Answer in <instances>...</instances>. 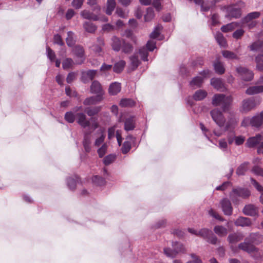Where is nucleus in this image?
I'll return each mask as SVG.
<instances>
[{
    "label": "nucleus",
    "instance_id": "nucleus-45",
    "mask_svg": "<svg viewBox=\"0 0 263 263\" xmlns=\"http://www.w3.org/2000/svg\"><path fill=\"white\" fill-rule=\"evenodd\" d=\"M122 52L125 53H129L133 50V47L129 43L126 42L125 41L123 42V44L121 45V48Z\"/></svg>",
    "mask_w": 263,
    "mask_h": 263
},
{
    "label": "nucleus",
    "instance_id": "nucleus-1",
    "mask_svg": "<svg viewBox=\"0 0 263 263\" xmlns=\"http://www.w3.org/2000/svg\"><path fill=\"white\" fill-rule=\"evenodd\" d=\"M232 101L231 96H226L223 94H215L212 99V104L215 106H221L223 111H226Z\"/></svg>",
    "mask_w": 263,
    "mask_h": 263
},
{
    "label": "nucleus",
    "instance_id": "nucleus-32",
    "mask_svg": "<svg viewBox=\"0 0 263 263\" xmlns=\"http://www.w3.org/2000/svg\"><path fill=\"white\" fill-rule=\"evenodd\" d=\"M207 92L202 89L197 90L193 95V98L196 101H201L207 96Z\"/></svg>",
    "mask_w": 263,
    "mask_h": 263
},
{
    "label": "nucleus",
    "instance_id": "nucleus-56",
    "mask_svg": "<svg viewBox=\"0 0 263 263\" xmlns=\"http://www.w3.org/2000/svg\"><path fill=\"white\" fill-rule=\"evenodd\" d=\"M76 118V115H74L72 111H68L65 115V119L69 123H73Z\"/></svg>",
    "mask_w": 263,
    "mask_h": 263
},
{
    "label": "nucleus",
    "instance_id": "nucleus-11",
    "mask_svg": "<svg viewBox=\"0 0 263 263\" xmlns=\"http://www.w3.org/2000/svg\"><path fill=\"white\" fill-rule=\"evenodd\" d=\"M236 71L244 81H250L253 78V72L245 67H238L236 68Z\"/></svg>",
    "mask_w": 263,
    "mask_h": 263
},
{
    "label": "nucleus",
    "instance_id": "nucleus-61",
    "mask_svg": "<svg viewBox=\"0 0 263 263\" xmlns=\"http://www.w3.org/2000/svg\"><path fill=\"white\" fill-rule=\"evenodd\" d=\"M66 41L68 46H72L75 44L76 41L73 36V34H68Z\"/></svg>",
    "mask_w": 263,
    "mask_h": 263
},
{
    "label": "nucleus",
    "instance_id": "nucleus-22",
    "mask_svg": "<svg viewBox=\"0 0 263 263\" xmlns=\"http://www.w3.org/2000/svg\"><path fill=\"white\" fill-rule=\"evenodd\" d=\"M211 85L216 89L219 91H223L224 89V83L221 79L213 78L211 80Z\"/></svg>",
    "mask_w": 263,
    "mask_h": 263
},
{
    "label": "nucleus",
    "instance_id": "nucleus-28",
    "mask_svg": "<svg viewBox=\"0 0 263 263\" xmlns=\"http://www.w3.org/2000/svg\"><path fill=\"white\" fill-rule=\"evenodd\" d=\"M213 231L219 237L226 236L228 234L227 229L222 226H215Z\"/></svg>",
    "mask_w": 263,
    "mask_h": 263
},
{
    "label": "nucleus",
    "instance_id": "nucleus-9",
    "mask_svg": "<svg viewBox=\"0 0 263 263\" xmlns=\"http://www.w3.org/2000/svg\"><path fill=\"white\" fill-rule=\"evenodd\" d=\"M242 27L240 22H232L227 25H223L221 27V30L223 32H232L235 29L236 30L234 33H243L245 31L239 29V28Z\"/></svg>",
    "mask_w": 263,
    "mask_h": 263
},
{
    "label": "nucleus",
    "instance_id": "nucleus-59",
    "mask_svg": "<svg viewBox=\"0 0 263 263\" xmlns=\"http://www.w3.org/2000/svg\"><path fill=\"white\" fill-rule=\"evenodd\" d=\"M246 138L245 136L240 135L238 136H234V142L236 145H242L245 141Z\"/></svg>",
    "mask_w": 263,
    "mask_h": 263
},
{
    "label": "nucleus",
    "instance_id": "nucleus-39",
    "mask_svg": "<svg viewBox=\"0 0 263 263\" xmlns=\"http://www.w3.org/2000/svg\"><path fill=\"white\" fill-rule=\"evenodd\" d=\"M101 109V106H97L94 107H87L85 111L89 116H93L97 115Z\"/></svg>",
    "mask_w": 263,
    "mask_h": 263
},
{
    "label": "nucleus",
    "instance_id": "nucleus-20",
    "mask_svg": "<svg viewBox=\"0 0 263 263\" xmlns=\"http://www.w3.org/2000/svg\"><path fill=\"white\" fill-rule=\"evenodd\" d=\"M243 212L246 215L253 216L257 214L258 209L253 204H248L244 207Z\"/></svg>",
    "mask_w": 263,
    "mask_h": 263
},
{
    "label": "nucleus",
    "instance_id": "nucleus-34",
    "mask_svg": "<svg viewBox=\"0 0 263 263\" xmlns=\"http://www.w3.org/2000/svg\"><path fill=\"white\" fill-rule=\"evenodd\" d=\"M91 91L93 93H102V87L100 83L95 81L92 82L90 87Z\"/></svg>",
    "mask_w": 263,
    "mask_h": 263
},
{
    "label": "nucleus",
    "instance_id": "nucleus-44",
    "mask_svg": "<svg viewBox=\"0 0 263 263\" xmlns=\"http://www.w3.org/2000/svg\"><path fill=\"white\" fill-rule=\"evenodd\" d=\"M214 67L215 72L218 74H223L225 71V69L223 66V64L220 62H217L214 64Z\"/></svg>",
    "mask_w": 263,
    "mask_h": 263
},
{
    "label": "nucleus",
    "instance_id": "nucleus-15",
    "mask_svg": "<svg viewBox=\"0 0 263 263\" xmlns=\"http://www.w3.org/2000/svg\"><path fill=\"white\" fill-rule=\"evenodd\" d=\"M76 119L78 123L83 128L90 126L89 121L86 119V116L83 112H79L76 114Z\"/></svg>",
    "mask_w": 263,
    "mask_h": 263
},
{
    "label": "nucleus",
    "instance_id": "nucleus-50",
    "mask_svg": "<svg viewBox=\"0 0 263 263\" xmlns=\"http://www.w3.org/2000/svg\"><path fill=\"white\" fill-rule=\"evenodd\" d=\"M78 181V178L75 176L74 178H69L67 179V185L70 190H74L76 188L77 182Z\"/></svg>",
    "mask_w": 263,
    "mask_h": 263
},
{
    "label": "nucleus",
    "instance_id": "nucleus-6",
    "mask_svg": "<svg viewBox=\"0 0 263 263\" xmlns=\"http://www.w3.org/2000/svg\"><path fill=\"white\" fill-rule=\"evenodd\" d=\"M210 71L209 70H204L201 72L199 76L195 77L190 82L192 87H200L205 79L210 77Z\"/></svg>",
    "mask_w": 263,
    "mask_h": 263
},
{
    "label": "nucleus",
    "instance_id": "nucleus-40",
    "mask_svg": "<svg viewBox=\"0 0 263 263\" xmlns=\"http://www.w3.org/2000/svg\"><path fill=\"white\" fill-rule=\"evenodd\" d=\"M116 3L115 0H107L106 13L110 15L115 8Z\"/></svg>",
    "mask_w": 263,
    "mask_h": 263
},
{
    "label": "nucleus",
    "instance_id": "nucleus-49",
    "mask_svg": "<svg viewBox=\"0 0 263 263\" xmlns=\"http://www.w3.org/2000/svg\"><path fill=\"white\" fill-rule=\"evenodd\" d=\"M223 57L227 59L232 60L238 59L237 55L234 52L228 50H223L221 52Z\"/></svg>",
    "mask_w": 263,
    "mask_h": 263
},
{
    "label": "nucleus",
    "instance_id": "nucleus-24",
    "mask_svg": "<svg viewBox=\"0 0 263 263\" xmlns=\"http://www.w3.org/2000/svg\"><path fill=\"white\" fill-rule=\"evenodd\" d=\"M256 104L253 99L245 100L242 102V109L243 111L247 112L253 109Z\"/></svg>",
    "mask_w": 263,
    "mask_h": 263
},
{
    "label": "nucleus",
    "instance_id": "nucleus-41",
    "mask_svg": "<svg viewBox=\"0 0 263 263\" xmlns=\"http://www.w3.org/2000/svg\"><path fill=\"white\" fill-rule=\"evenodd\" d=\"M237 121L235 119H230L225 124L224 131L234 129L237 124Z\"/></svg>",
    "mask_w": 263,
    "mask_h": 263
},
{
    "label": "nucleus",
    "instance_id": "nucleus-64",
    "mask_svg": "<svg viewBox=\"0 0 263 263\" xmlns=\"http://www.w3.org/2000/svg\"><path fill=\"white\" fill-rule=\"evenodd\" d=\"M192 260L186 262V263H202L201 260L195 254L192 253L190 254Z\"/></svg>",
    "mask_w": 263,
    "mask_h": 263
},
{
    "label": "nucleus",
    "instance_id": "nucleus-29",
    "mask_svg": "<svg viewBox=\"0 0 263 263\" xmlns=\"http://www.w3.org/2000/svg\"><path fill=\"white\" fill-rule=\"evenodd\" d=\"M120 91V84L117 82H114L111 84L108 89L109 93L111 95H116Z\"/></svg>",
    "mask_w": 263,
    "mask_h": 263
},
{
    "label": "nucleus",
    "instance_id": "nucleus-13",
    "mask_svg": "<svg viewBox=\"0 0 263 263\" xmlns=\"http://www.w3.org/2000/svg\"><path fill=\"white\" fill-rule=\"evenodd\" d=\"M220 204L223 212L226 215H231L233 211V208L231 203L227 198H224L220 201Z\"/></svg>",
    "mask_w": 263,
    "mask_h": 263
},
{
    "label": "nucleus",
    "instance_id": "nucleus-12",
    "mask_svg": "<svg viewBox=\"0 0 263 263\" xmlns=\"http://www.w3.org/2000/svg\"><path fill=\"white\" fill-rule=\"evenodd\" d=\"M179 247L178 250H172L170 248H165L164 249V253L165 255L168 257L174 258L178 254L180 253H184L185 251V249L182 243H176Z\"/></svg>",
    "mask_w": 263,
    "mask_h": 263
},
{
    "label": "nucleus",
    "instance_id": "nucleus-23",
    "mask_svg": "<svg viewBox=\"0 0 263 263\" xmlns=\"http://www.w3.org/2000/svg\"><path fill=\"white\" fill-rule=\"evenodd\" d=\"M135 128V120L134 117L127 118L124 121V128L126 131L133 130Z\"/></svg>",
    "mask_w": 263,
    "mask_h": 263
},
{
    "label": "nucleus",
    "instance_id": "nucleus-4",
    "mask_svg": "<svg viewBox=\"0 0 263 263\" xmlns=\"http://www.w3.org/2000/svg\"><path fill=\"white\" fill-rule=\"evenodd\" d=\"M260 15V13L256 11L248 14L247 16L240 21L242 27H247L248 28L254 27L256 25V22L253 21V20L259 17Z\"/></svg>",
    "mask_w": 263,
    "mask_h": 263
},
{
    "label": "nucleus",
    "instance_id": "nucleus-51",
    "mask_svg": "<svg viewBox=\"0 0 263 263\" xmlns=\"http://www.w3.org/2000/svg\"><path fill=\"white\" fill-rule=\"evenodd\" d=\"M262 54L257 55L255 58L256 63V68L260 71H263V60Z\"/></svg>",
    "mask_w": 263,
    "mask_h": 263
},
{
    "label": "nucleus",
    "instance_id": "nucleus-5",
    "mask_svg": "<svg viewBox=\"0 0 263 263\" xmlns=\"http://www.w3.org/2000/svg\"><path fill=\"white\" fill-rule=\"evenodd\" d=\"M156 48V42H154L153 40L148 41L146 43V47H143L139 49L138 53L140 55L141 60L144 61H148V51H153Z\"/></svg>",
    "mask_w": 263,
    "mask_h": 263
},
{
    "label": "nucleus",
    "instance_id": "nucleus-60",
    "mask_svg": "<svg viewBox=\"0 0 263 263\" xmlns=\"http://www.w3.org/2000/svg\"><path fill=\"white\" fill-rule=\"evenodd\" d=\"M73 64V62L71 59L67 58L65 59L62 64L63 68L67 69L70 68Z\"/></svg>",
    "mask_w": 263,
    "mask_h": 263
},
{
    "label": "nucleus",
    "instance_id": "nucleus-52",
    "mask_svg": "<svg viewBox=\"0 0 263 263\" xmlns=\"http://www.w3.org/2000/svg\"><path fill=\"white\" fill-rule=\"evenodd\" d=\"M263 123V121L259 115L252 117V126L258 127Z\"/></svg>",
    "mask_w": 263,
    "mask_h": 263
},
{
    "label": "nucleus",
    "instance_id": "nucleus-18",
    "mask_svg": "<svg viewBox=\"0 0 263 263\" xmlns=\"http://www.w3.org/2000/svg\"><path fill=\"white\" fill-rule=\"evenodd\" d=\"M97 74L96 70H89L86 71H83L82 73L81 79L83 82H87L92 80Z\"/></svg>",
    "mask_w": 263,
    "mask_h": 263
},
{
    "label": "nucleus",
    "instance_id": "nucleus-42",
    "mask_svg": "<svg viewBox=\"0 0 263 263\" xmlns=\"http://www.w3.org/2000/svg\"><path fill=\"white\" fill-rule=\"evenodd\" d=\"M125 65V62L123 60H121L116 63L114 66V71L116 73L121 72L124 69Z\"/></svg>",
    "mask_w": 263,
    "mask_h": 263
},
{
    "label": "nucleus",
    "instance_id": "nucleus-55",
    "mask_svg": "<svg viewBox=\"0 0 263 263\" xmlns=\"http://www.w3.org/2000/svg\"><path fill=\"white\" fill-rule=\"evenodd\" d=\"M116 159V155L114 154H109L104 157L103 163L105 165H108L112 163Z\"/></svg>",
    "mask_w": 263,
    "mask_h": 263
},
{
    "label": "nucleus",
    "instance_id": "nucleus-10",
    "mask_svg": "<svg viewBox=\"0 0 263 263\" xmlns=\"http://www.w3.org/2000/svg\"><path fill=\"white\" fill-rule=\"evenodd\" d=\"M258 85L251 86L246 90L248 95H256L263 92V77H261L258 82Z\"/></svg>",
    "mask_w": 263,
    "mask_h": 263
},
{
    "label": "nucleus",
    "instance_id": "nucleus-26",
    "mask_svg": "<svg viewBox=\"0 0 263 263\" xmlns=\"http://www.w3.org/2000/svg\"><path fill=\"white\" fill-rule=\"evenodd\" d=\"M243 238V235L241 233H237L229 235L228 240L230 244L233 245L240 241Z\"/></svg>",
    "mask_w": 263,
    "mask_h": 263
},
{
    "label": "nucleus",
    "instance_id": "nucleus-8",
    "mask_svg": "<svg viewBox=\"0 0 263 263\" xmlns=\"http://www.w3.org/2000/svg\"><path fill=\"white\" fill-rule=\"evenodd\" d=\"M223 11H226L227 14L226 15V17H233L238 18L241 16V9L239 8H236L235 5L225 6L222 8Z\"/></svg>",
    "mask_w": 263,
    "mask_h": 263
},
{
    "label": "nucleus",
    "instance_id": "nucleus-58",
    "mask_svg": "<svg viewBox=\"0 0 263 263\" xmlns=\"http://www.w3.org/2000/svg\"><path fill=\"white\" fill-rule=\"evenodd\" d=\"M93 182L98 185H102L105 183V180L101 177L95 176L92 178Z\"/></svg>",
    "mask_w": 263,
    "mask_h": 263
},
{
    "label": "nucleus",
    "instance_id": "nucleus-27",
    "mask_svg": "<svg viewBox=\"0 0 263 263\" xmlns=\"http://www.w3.org/2000/svg\"><path fill=\"white\" fill-rule=\"evenodd\" d=\"M103 98L101 95H97L96 96L86 98L84 101V104L85 105H95L100 102Z\"/></svg>",
    "mask_w": 263,
    "mask_h": 263
},
{
    "label": "nucleus",
    "instance_id": "nucleus-62",
    "mask_svg": "<svg viewBox=\"0 0 263 263\" xmlns=\"http://www.w3.org/2000/svg\"><path fill=\"white\" fill-rule=\"evenodd\" d=\"M208 214L212 217L220 221H223V218L213 209L211 208L208 210Z\"/></svg>",
    "mask_w": 263,
    "mask_h": 263
},
{
    "label": "nucleus",
    "instance_id": "nucleus-35",
    "mask_svg": "<svg viewBox=\"0 0 263 263\" xmlns=\"http://www.w3.org/2000/svg\"><path fill=\"white\" fill-rule=\"evenodd\" d=\"M251 182L255 189L260 193L259 199L260 202L263 204V187L253 178H251Z\"/></svg>",
    "mask_w": 263,
    "mask_h": 263
},
{
    "label": "nucleus",
    "instance_id": "nucleus-17",
    "mask_svg": "<svg viewBox=\"0 0 263 263\" xmlns=\"http://www.w3.org/2000/svg\"><path fill=\"white\" fill-rule=\"evenodd\" d=\"M91 136L89 133H85L83 140V146L86 153H89L91 149Z\"/></svg>",
    "mask_w": 263,
    "mask_h": 263
},
{
    "label": "nucleus",
    "instance_id": "nucleus-54",
    "mask_svg": "<svg viewBox=\"0 0 263 263\" xmlns=\"http://www.w3.org/2000/svg\"><path fill=\"white\" fill-rule=\"evenodd\" d=\"M212 231L206 228L202 229L198 231L199 235L198 236L202 237L204 239H206L207 238H209V235L211 234Z\"/></svg>",
    "mask_w": 263,
    "mask_h": 263
},
{
    "label": "nucleus",
    "instance_id": "nucleus-14",
    "mask_svg": "<svg viewBox=\"0 0 263 263\" xmlns=\"http://www.w3.org/2000/svg\"><path fill=\"white\" fill-rule=\"evenodd\" d=\"M262 140L263 135L258 134L256 136L249 138L247 140L246 145L249 147H253L259 144V143Z\"/></svg>",
    "mask_w": 263,
    "mask_h": 263
},
{
    "label": "nucleus",
    "instance_id": "nucleus-36",
    "mask_svg": "<svg viewBox=\"0 0 263 263\" xmlns=\"http://www.w3.org/2000/svg\"><path fill=\"white\" fill-rule=\"evenodd\" d=\"M250 238L252 243L259 244L263 240L262 235L257 233H252L250 235Z\"/></svg>",
    "mask_w": 263,
    "mask_h": 263
},
{
    "label": "nucleus",
    "instance_id": "nucleus-57",
    "mask_svg": "<svg viewBox=\"0 0 263 263\" xmlns=\"http://www.w3.org/2000/svg\"><path fill=\"white\" fill-rule=\"evenodd\" d=\"M107 145L106 143H103L97 151L99 157L102 158L105 155L107 151Z\"/></svg>",
    "mask_w": 263,
    "mask_h": 263
},
{
    "label": "nucleus",
    "instance_id": "nucleus-46",
    "mask_svg": "<svg viewBox=\"0 0 263 263\" xmlns=\"http://www.w3.org/2000/svg\"><path fill=\"white\" fill-rule=\"evenodd\" d=\"M84 28L88 33H93L96 30V26L91 22H87L84 24Z\"/></svg>",
    "mask_w": 263,
    "mask_h": 263
},
{
    "label": "nucleus",
    "instance_id": "nucleus-63",
    "mask_svg": "<svg viewBox=\"0 0 263 263\" xmlns=\"http://www.w3.org/2000/svg\"><path fill=\"white\" fill-rule=\"evenodd\" d=\"M251 172L256 175L263 177V169L258 166H254L251 169Z\"/></svg>",
    "mask_w": 263,
    "mask_h": 263
},
{
    "label": "nucleus",
    "instance_id": "nucleus-16",
    "mask_svg": "<svg viewBox=\"0 0 263 263\" xmlns=\"http://www.w3.org/2000/svg\"><path fill=\"white\" fill-rule=\"evenodd\" d=\"M135 141V138L132 135L127 136L126 141L123 143V146L121 148V151L123 154H126L131 149L132 143Z\"/></svg>",
    "mask_w": 263,
    "mask_h": 263
},
{
    "label": "nucleus",
    "instance_id": "nucleus-37",
    "mask_svg": "<svg viewBox=\"0 0 263 263\" xmlns=\"http://www.w3.org/2000/svg\"><path fill=\"white\" fill-rule=\"evenodd\" d=\"M81 15L82 17L88 20H92L96 21L98 19V16L96 15L93 14L90 11L84 10L81 12Z\"/></svg>",
    "mask_w": 263,
    "mask_h": 263
},
{
    "label": "nucleus",
    "instance_id": "nucleus-3",
    "mask_svg": "<svg viewBox=\"0 0 263 263\" xmlns=\"http://www.w3.org/2000/svg\"><path fill=\"white\" fill-rule=\"evenodd\" d=\"M247 240V239H246V240ZM238 248L250 254L256 260L260 258L262 256V253L260 251L257 250L252 244L246 241L240 243L238 246Z\"/></svg>",
    "mask_w": 263,
    "mask_h": 263
},
{
    "label": "nucleus",
    "instance_id": "nucleus-7",
    "mask_svg": "<svg viewBox=\"0 0 263 263\" xmlns=\"http://www.w3.org/2000/svg\"><path fill=\"white\" fill-rule=\"evenodd\" d=\"M210 115L213 121L220 127H223L225 123V118L222 112L218 109H214L210 111Z\"/></svg>",
    "mask_w": 263,
    "mask_h": 263
},
{
    "label": "nucleus",
    "instance_id": "nucleus-43",
    "mask_svg": "<svg viewBox=\"0 0 263 263\" xmlns=\"http://www.w3.org/2000/svg\"><path fill=\"white\" fill-rule=\"evenodd\" d=\"M215 37L220 47H226L227 46V42L222 34H216Z\"/></svg>",
    "mask_w": 263,
    "mask_h": 263
},
{
    "label": "nucleus",
    "instance_id": "nucleus-21",
    "mask_svg": "<svg viewBox=\"0 0 263 263\" xmlns=\"http://www.w3.org/2000/svg\"><path fill=\"white\" fill-rule=\"evenodd\" d=\"M97 133L98 136L95 139L94 145L99 147L104 143L105 138V129L103 128L100 129L98 130Z\"/></svg>",
    "mask_w": 263,
    "mask_h": 263
},
{
    "label": "nucleus",
    "instance_id": "nucleus-25",
    "mask_svg": "<svg viewBox=\"0 0 263 263\" xmlns=\"http://www.w3.org/2000/svg\"><path fill=\"white\" fill-rule=\"evenodd\" d=\"M235 224L239 227H249L251 225V221L250 218L243 217H240L235 221Z\"/></svg>",
    "mask_w": 263,
    "mask_h": 263
},
{
    "label": "nucleus",
    "instance_id": "nucleus-53",
    "mask_svg": "<svg viewBox=\"0 0 263 263\" xmlns=\"http://www.w3.org/2000/svg\"><path fill=\"white\" fill-rule=\"evenodd\" d=\"M112 67V65L103 63L100 67V71L102 73V74L106 76L111 71Z\"/></svg>",
    "mask_w": 263,
    "mask_h": 263
},
{
    "label": "nucleus",
    "instance_id": "nucleus-47",
    "mask_svg": "<svg viewBox=\"0 0 263 263\" xmlns=\"http://www.w3.org/2000/svg\"><path fill=\"white\" fill-rule=\"evenodd\" d=\"M135 104L134 100L130 99H123L121 100L120 105L122 107H132Z\"/></svg>",
    "mask_w": 263,
    "mask_h": 263
},
{
    "label": "nucleus",
    "instance_id": "nucleus-30",
    "mask_svg": "<svg viewBox=\"0 0 263 263\" xmlns=\"http://www.w3.org/2000/svg\"><path fill=\"white\" fill-rule=\"evenodd\" d=\"M124 40H120L116 36H114L112 39L111 46L112 49L117 51H119L121 48V45L123 44Z\"/></svg>",
    "mask_w": 263,
    "mask_h": 263
},
{
    "label": "nucleus",
    "instance_id": "nucleus-48",
    "mask_svg": "<svg viewBox=\"0 0 263 263\" xmlns=\"http://www.w3.org/2000/svg\"><path fill=\"white\" fill-rule=\"evenodd\" d=\"M155 16L154 11L152 8L149 7L146 9V13L144 15V20L146 22L151 21Z\"/></svg>",
    "mask_w": 263,
    "mask_h": 263
},
{
    "label": "nucleus",
    "instance_id": "nucleus-31",
    "mask_svg": "<svg viewBox=\"0 0 263 263\" xmlns=\"http://www.w3.org/2000/svg\"><path fill=\"white\" fill-rule=\"evenodd\" d=\"M249 163L248 162H245L240 164L236 170L237 175H244L246 172L249 170Z\"/></svg>",
    "mask_w": 263,
    "mask_h": 263
},
{
    "label": "nucleus",
    "instance_id": "nucleus-33",
    "mask_svg": "<svg viewBox=\"0 0 263 263\" xmlns=\"http://www.w3.org/2000/svg\"><path fill=\"white\" fill-rule=\"evenodd\" d=\"M129 59L130 61L129 67L132 70H134L136 69L140 64V61L138 60V58L136 54H134L133 55L131 56Z\"/></svg>",
    "mask_w": 263,
    "mask_h": 263
},
{
    "label": "nucleus",
    "instance_id": "nucleus-38",
    "mask_svg": "<svg viewBox=\"0 0 263 263\" xmlns=\"http://www.w3.org/2000/svg\"><path fill=\"white\" fill-rule=\"evenodd\" d=\"M252 51H263V41H258L253 43L250 46Z\"/></svg>",
    "mask_w": 263,
    "mask_h": 263
},
{
    "label": "nucleus",
    "instance_id": "nucleus-19",
    "mask_svg": "<svg viewBox=\"0 0 263 263\" xmlns=\"http://www.w3.org/2000/svg\"><path fill=\"white\" fill-rule=\"evenodd\" d=\"M73 52L76 56L80 59L77 62V64H81L84 61V50L83 48L80 46H76L73 49Z\"/></svg>",
    "mask_w": 263,
    "mask_h": 263
},
{
    "label": "nucleus",
    "instance_id": "nucleus-2",
    "mask_svg": "<svg viewBox=\"0 0 263 263\" xmlns=\"http://www.w3.org/2000/svg\"><path fill=\"white\" fill-rule=\"evenodd\" d=\"M250 194V191L248 189L237 187L232 190L230 193V198L234 203H236L239 201V197L246 199L248 198Z\"/></svg>",
    "mask_w": 263,
    "mask_h": 263
}]
</instances>
